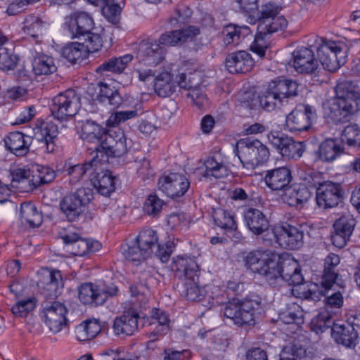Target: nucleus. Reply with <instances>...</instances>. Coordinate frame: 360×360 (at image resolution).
<instances>
[{"label":"nucleus","mask_w":360,"mask_h":360,"mask_svg":"<svg viewBox=\"0 0 360 360\" xmlns=\"http://www.w3.org/2000/svg\"><path fill=\"white\" fill-rule=\"evenodd\" d=\"M245 267L271 283L278 278L294 285V293L304 300H316L321 292L316 283H302L304 278L298 262L287 253L278 254L274 250L259 248L243 254Z\"/></svg>","instance_id":"nucleus-1"},{"label":"nucleus","mask_w":360,"mask_h":360,"mask_svg":"<svg viewBox=\"0 0 360 360\" xmlns=\"http://www.w3.org/2000/svg\"><path fill=\"white\" fill-rule=\"evenodd\" d=\"M77 130L82 140L95 144L94 150L97 153H104L108 156H120L127 150L129 142L120 128L106 131L96 122L86 120L78 123Z\"/></svg>","instance_id":"nucleus-2"},{"label":"nucleus","mask_w":360,"mask_h":360,"mask_svg":"<svg viewBox=\"0 0 360 360\" xmlns=\"http://www.w3.org/2000/svg\"><path fill=\"white\" fill-rule=\"evenodd\" d=\"M199 33L198 27L189 26L179 30L167 32L158 40L150 38L142 40L138 45L136 58L141 64L156 66L165 59V46H174L192 40Z\"/></svg>","instance_id":"nucleus-3"},{"label":"nucleus","mask_w":360,"mask_h":360,"mask_svg":"<svg viewBox=\"0 0 360 360\" xmlns=\"http://www.w3.org/2000/svg\"><path fill=\"white\" fill-rule=\"evenodd\" d=\"M193 68L188 67V63H184L176 70L174 65H169L160 71L153 78V89L155 94L162 98L169 97L176 90L190 89L193 77Z\"/></svg>","instance_id":"nucleus-4"},{"label":"nucleus","mask_w":360,"mask_h":360,"mask_svg":"<svg viewBox=\"0 0 360 360\" xmlns=\"http://www.w3.org/2000/svg\"><path fill=\"white\" fill-rule=\"evenodd\" d=\"M335 92V97L324 103V108L330 110L328 117L335 122H340L358 110L360 96L358 87L350 82L339 83Z\"/></svg>","instance_id":"nucleus-5"},{"label":"nucleus","mask_w":360,"mask_h":360,"mask_svg":"<svg viewBox=\"0 0 360 360\" xmlns=\"http://www.w3.org/2000/svg\"><path fill=\"white\" fill-rule=\"evenodd\" d=\"M158 240L155 231L144 229L134 239L129 240L122 245V255L126 260L137 266L152 255Z\"/></svg>","instance_id":"nucleus-6"},{"label":"nucleus","mask_w":360,"mask_h":360,"mask_svg":"<svg viewBox=\"0 0 360 360\" xmlns=\"http://www.w3.org/2000/svg\"><path fill=\"white\" fill-rule=\"evenodd\" d=\"M235 151L243 167L248 170L264 165L269 158V149L257 139H240Z\"/></svg>","instance_id":"nucleus-7"},{"label":"nucleus","mask_w":360,"mask_h":360,"mask_svg":"<svg viewBox=\"0 0 360 360\" xmlns=\"http://www.w3.org/2000/svg\"><path fill=\"white\" fill-rule=\"evenodd\" d=\"M261 311V303L258 300L233 299L226 304L224 314L236 325H252Z\"/></svg>","instance_id":"nucleus-8"},{"label":"nucleus","mask_w":360,"mask_h":360,"mask_svg":"<svg viewBox=\"0 0 360 360\" xmlns=\"http://www.w3.org/2000/svg\"><path fill=\"white\" fill-rule=\"evenodd\" d=\"M317 56L325 70L335 72L346 63L347 53L343 44L335 41H323L317 49Z\"/></svg>","instance_id":"nucleus-9"},{"label":"nucleus","mask_w":360,"mask_h":360,"mask_svg":"<svg viewBox=\"0 0 360 360\" xmlns=\"http://www.w3.org/2000/svg\"><path fill=\"white\" fill-rule=\"evenodd\" d=\"M94 198L93 191L88 188L77 189L65 195L60 202L61 212L68 221H75Z\"/></svg>","instance_id":"nucleus-10"},{"label":"nucleus","mask_w":360,"mask_h":360,"mask_svg":"<svg viewBox=\"0 0 360 360\" xmlns=\"http://www.w3.org/2000/svg\"><path fill=\"white\" fill-rule=\"evenodd\" d=\"M59 237L68 245V251L77 257H84L90 253L96 252L102 246L98 240L79 238L75 232V228L70 224L59 232Z\"/></svg>","instance_id":"nucleus-11"},{"label":"nucleus","mask_w":360,"mask_h":360,"mask_svg":"<svg viewBox=\"0 0 360 360\" xmlns=\"http://www.w3.org/2000/svg\"><path fill=\"white\" fill-rule=\"evenodd\" d=\"M317 119L316 108L308 104H299L285 119V127L291 132L307 131Z\"/></svg>","instance_id":"nucleus-12"},{"label":"nucleus","mask_w":360,"mask_h":360,"mask_svg":"<svg viewBox=\"0 0 360 360\" xmlns=\"http://www.w3.org/2000/svg\"><path fill=\"white\" fill-rule=\"evenodd\" d=\"M80 108V98L72 89L61 93L53 99L51 113L58 120L75 116Z\"/></svg>","instance_id":"nucleus-13"},{"label":"nucleus","mask_w":360,"mask_h":360,"mask_svg":"<svg viewBox=\"0 0 360 360\" xmlns=\"http://www.w3.org/2000/svg\"><path fill=\"white\" fill-rule=\"evenodd\" d=\"M118 288L112 285L108 288L92 283L82 284L78 288V297L84 304L102 305L110 296L117 295Z\"/></svg>","instance_id":"nucleus-14"},{"label":"nucleus","mask_w":360,"mask_h":360,"mask_svg":"<svg viewBox=\"0 0 360 360\" xmlns=\"http://www.w3.org/2000/svg\"><path fill=\"white\" fill-rule=\"evenodd\" d=\"M271 233L276 243L281 248L295 250L303 244V231L297 227L287 223L275 225Z\"/></svg>","instance_id":"nucleus-15"},{"label":"nucleus","mask_w":360,"mask_h":360,"mask_svg":"<svg viewBox=\"0 0 360 360\" xmlns=\"http://www.w3.org/2000/svg\"><path fill=\"white\" fill-rule=\"evenodd\" d=\"M68 309L60 302H48L43 304L41 316L50 331L57 333L68 324Z\"/></svg>","instance_id":"nucleus-16"},{"label":"nucleus","mask_w":360,"mask_h":360,"mask_svg":"<svg viewBox=\"0 0 360 360\" xmlns=\"http://www.w3.org/2000/svg\"><path fill=\"white\" fill-rule=\"evenodd\" d=\"M342 197L340 184L331 181L319 183L316 191V200L319 207L327 209L336 207Z\"/></svg>","instance_id":"nucleus-17"},{"label":"nucleus","mask_w":360,"mask_h":360,"mask_svg":"<svg viewBox=\"0 0 360 360\" xmlns=\"http://www.w3.org/2000/svg\"><path fill=\"white\" fill-rule=\"evenodd\" d=\"M267 138L269 142L283 157L296 160L302 155L304 150L302 142L295 141L291 138L284 136L278 132H271L268 134Z\"/></svg>","instance_id":"nucleus-18"},{"label":"nucleus","mask_w":360,"mask_h":360,"mask_svg":"<svg viewBox=\"0 0 360 360\" xmlns=\"http://www.w3.org/2000/svg\"><path fill=\"white\" fill-rule=\"evenodd\" d=\"M158 186L160 191L171 198L183 196L190 186L188 179L178 173H170L159 179Z\"/></svg>","instance_id":"nucleus-19"},{"label":"nucleus","mask_w":360,"mask_h":360,"mask_svg":"<svg viewBox=\"0 0 360 360\" xmlns=\"http://www.w3.org/2000/svg\"><path fill=\"white\" fill-rule=\"evenodd\" d=\"M32 131L34 138L44 143L48 153L54 151L55 142L58 134L57 125L52 122L39 119L34 123Z\"/></svg>","instance_id":"nucleus-20"},{"label":"nucleus","mask_w":360,"mask_h":360,"mask_svg":"<svg viewBox=\"0 0 360 360\" xmlns=\"http://www.w3.org/2000/svg\"><path fill=\"white\" fill-rule=\"evenodd\" d=\"M356 226V220L352 216H342L333 225L331 240L334 246L343 248L349 240Z\"/></svg>","instance_id":"nucleus-21"},{"label":"nucleus","mask_w":360,"mask_h":360,"mask_svg":"<svg viewBox=\"0 0 360 360\" xmlns=\"http://www.w3.org/2000/svg\"><path fill=\"white\" fill-rule=\"evenodd\" d=\"M65 25L72 38L80 39L81 35L91 31L94 22L92 17L88 13L77 11L65 18Z\"/></svg>","instance_id":"nucleus-22"},{"label":"nucleus","mask_w":360,"mask_h":360,"mask_svg":"<svg viewBox=\"0 0 360 360\" xmlns=\"http://www.w3.org/2000/svg\"><path fill=\"white\" fill-rule=\"evenodd\" d=\"M139 319V313L134 309L124 311L113 321L112 328L114 335L116 336L133 335L138 330Z\"/></svg>","instance_id":"nucleus-23"},{"label":"nucleus","mask_w":360,"mask_h":360,"mask_svg":"<svg viewBox=\"0 0 360 360\" xmlns=\"http://www.w3.org/2000/svg\"><path fill=\"white\" fill-rule=\"evenodd\" d=\"M11 186L20 192H30L36 188L32 165L17 167L11 172Z\"/></svg>","instance_id":"nucleus-24"},{"label":"nucleus","mask_w":360,"mask_h":360,"mask_svg":"<svg viewBox=\"0 0 360 360\" xmlns=\"http://www.w3.org/2000/svg\"><path fill=\"white\" fill-rule=\"evenodd\" d=\"M254 64L252 56L245 51L229 53L225 60L226 70L232 74L246 73L251 70Z\"/></svg>","instance_id":"nucleus-25"},{"label":"nucleus","mask_w":360,"mask_h":360,"mask_svg":"<svg viewBox=\"0 0 360 360\" xmlns=\"http://www.w3.org/2000/svg\"><path fill=\"white\" fill-rule=\"evenodd\" d=\"M99 160L96 158L84 164H72L70 160L64 163L63 171L69 176L70 184H75L82 180L86 175L91 174L98 169Z\"/></svg>","instance_id":"nucleus-26"},{"label":"nucleus","mask_w":360,"mask_h":360,"mask_svg":"<svg viewBox=\"0 0 360 360\" xmlns=\"http://www.w3.org/2000/svg\"><path fill=\"white\" fill-rule=\"evenodd\" d=\"M293 67L297 72L311 73L317 69L319 65L311 49L302 47L293 53Z\"/></svg>","instance_id":"nucleus-27"},{"label":"nucleus","mask_w":360,"mask_h":360,"mask_svg":"<svg viewBox=\"0 0 360 360\" xmlns=\"http://www.w3.org/2000/svg\"><path fill=\"white\" fill-rule=\"evenodd\" d=\"M292 172L288 167L269 169L264 176V182L273 191H280L288 186L292 180Z\"/></svg>","instance_id":"nucleus-28"},{"label":"nucleus","mask_w":360,"mask_h":360,"mask_svg":"<svg viewBox=\"0 0 360 360\" xmlns=\"http://www.w3.org/2000/svg\"><path fill=\"white\" fill-rule=\"evenodd\" d=\"M90 180L98 192L104 196L110 195L120 184L118 176L108 170L98 173Z\"/></svg>","instance_id":"nucleus-29"},{"label":"nucleus","mask_w":360,"mask_h":360,"mask_svg":"<svg viewBox=\"0 0 360 360\" xmlns=\"http://www.w3.org/2000/svg\"><path fill=\"white\" fill-rule=\"evenodd\" d=\"M344 153V147L337 139H327L322 141L315 152L316 160L332 162Z\"/></svg>","instance_id":"nucleus-30"},{"label":"nucleus","mask_w":360,"mask_h":360,"mask_svg":"<svg viewBox=\"0 0 360 360\" xmlns=\"http://www.w3.org/2000/svg\"><path fill=\"white\" fill-rule=\"evenodd\" d=\"M122 84L118 81L101 82L98 84L99 92L96 96V100L103 105H110L116 106L121 102V97L118 93L117 89Z\"/></svg>","instance_id":"nucleus-31"},{"label":"nucleus","mask_w":360,"mask_h":360,"mask_svg":"<svg viewBox=\"0 0 360 360\" xmlns=\"http://www.w3.org/2000/svg\"><path fill=\"white\" fill-rule=\"evenodd\" d=\"M338 287L343 288V286L339 285L336 281L333 288L326 289L321 285L323 289H320L319 286V290L321 292L320 297L323 295L326 296L325 307L323 309H327L333 316L340 313L344 304V297L342 292L337 289ZM316 301H318V300Z\"/></svg>","instance_id":"nucleus-32"},{"label":"nucleus","mask_w":360,"mask_h":360,"mask_svg":"<svg viewBox=\"0 0 360 360\" xmlns=\"http://www.w3.org/2000/svg\"><path fill=\"white\" fill-rule=\"evenodd\" d=\"M331 335L335 342L347 348L354 347L357 342V333L350 326L333 323Z\"/></svg>","instance_id":"nucleus-33"},{"label":"nucleus","mask_w":360,"mask_h":360,"mask_svg":"<svg viewBox=\"0 0 360 360\" xmlns=\"http://www.w3.org/2000/svg\"><path fill=\"white\" fill-rule=\"evenodd\" d=\"M6 148L17 156L27 153L32 143L31 137L20 131H13L4 139Z\"/></svg>","instance_id":"nucleus-34"},{"label":"nucleus","mask_w":360,"mask_h":360,"mask_svg":"<svg viewBox=\"0 0 360 360\" xmlns=\"http://www.w3.org/2000/svg\"><path fill=\"white\" fill-rule=\"evenodd\" d=\"M311 198V192L304 184H295L288 188L283 200L290 206H302Z\"/></svg>","instance_id":"nucleus-35"},{"label":"nucleus","mask_w":360,"mask_h":360,"mask_svg":"<svg viewBox=\"0 0 360 360\" xmlns=\"http://www.w3.org/2000/svg\"><path fill=\"white\" fill-rule=\"evenodd\" d=\"M101 330V325L98 319H86L75 326V338L79 342L91 340L96 338Z\"/></svg>","instance_id":"nucleus-36"},{"label":"nucleus","mask_w":360,"mask_h":360,"mask_svg":"<svg viewBox=\"0 0 360 360\" xmlns=\"http://www.w3.org/2000/svg\"><path fill=\"white\" fill-rule=\"evenodd\" d=\"M244 220L246 226L255 234H261L268 229L269 221L259 210L248 209L244 213Z\"/></svg>","instance_id":"nucleus-37"},{"label":"nucleus","mask_w":360,"mask_h":360,"mask_svg":"<svg viewBox=\"0 0 360 360\" xmlns=\"http://www.w3.org/2000/svg\"><path fill=\"white\" fill-rule=\"evenodd\" d=\"M198 279V272L186 277L181 295L191 301H200L205 297V292H207V290H205V286L203 288L199 286Z\"/></svg>","instance_id":"nucleus-38"},{"label":"nucleus","mask_w":360,"mask_h":360,"mask_svg":"<svg viewBox=\"0 0 360 360\" xmlns=\"http://www.w3.org/2000/svg\"><path fill=\"white\" fill-rule=\"evenodd\" d=\"M340 257L338 255L330 253L324 260V272L321 285L326 289L333 288L338 274L335 272V268L340 264Z\"/></svg>","instance_id":"nucleus-39"},{"label":"nucleus","mask_w":360,"mask_h":360,"mask_svg":"<svg viewBox=\"0 0 360 360\" xmlns=\"http://www.w3.org/2000/svg\"><path fill=\"white\" fill-rule=\"evenodd\" d=\"M41 276V283L49 292V295L56 296L58 290L63 288L62 276L60 271L49 269H42L39 271Z\"/></svg>","instance_id":"nucleus-40"},{"label":"nucleus","mask_w":360,"mask_h":360,"mask_svg":"<svg viewBox=\"0 0 360 360\" xmlns=\"http://www.w3.org/2000/svg\"><path fill=\"white\" fill-rule=\"evenodd\" d=\"M19 217L22 224L30 227L39 226L42 222V216L35 205L31 202L21 203Z\"/></svg>","instance_id":"nucleus-41"},{"label":"nucleus","mask_w":360,"mask_h":360,"mask_svg":"<svg viewBox=\"0 0 360 360\" xmlns=\"http://www.w3.org/2000/svg\"><path fill=\"white\" fill-rule=\"evenodd\" d=\"M212 219L214 224L226 231H233L237 228L235 215L233 212L221 207L214 209Z\"/></svg>","instance_id":"nucleus-42"},{"label":"nucleus","mask_w":360,"mask_h":360,"mask_svg":"<svg viewBox=\"0 0 360 360\" xmlns=\"http://www.w3.org/2000/svg\"><path fill=\"white\" fill-rule=\"evenodd\" d=\"M32 66L36 75H47L56 70L53 58L43 53H37L34 56Z\"/></svg>","instance_id":"nucleus-43"},{"label":"nucleus","mask_w":360,"mask_h":360,"mask_svg":"<svg viewBox=\"0 0 360 360\" xmlns=\"http://www.w3.org/2000/svg\"><path fill=\"white\" fill-rule=\"evenodd\" d=\"M278 320L285 324H295L298 328L303 323V311L298 304H290L278 313Z\"/></svg>","instance_id":"nucleus-44"},{"label":"nucleus","mask_w":360,"mask_h":360,"mask_svg":"<svg viewBox=\"0 0 360 360\" xmlns=\"http://www.w3.org/2000/svg\"><path fill=\"white\" fill-rule=\"evenodd\" d=\"M131 54H125L118 58H113L105 61L97 69V72L103 71H109L115 73H120L124 70L129 63L132 60Z\"/></svg>","instance_id":"nucleus-45"},{"label":"nucleus","mask_w":360,"mask_h":360,"mask_svg":"<svg viewBox=\"0 0 360 360\" xmlns=\"http://www.w3.org/2000/svg\"><path fill=\"white\" fill-rule=\"evenodd\" d=\"M44 22L37 15H30L25 18L21 30L29 37L38 38L42 33Z\"/></svg>","instance_id":"nucleus-46"},{"label":"nucleus","mask_w":360,"mask_h":360,"mask_svg":"<svg viewBox=\"0 0 360 360\" xmlns=\"http://www.w3.org/2000/svg\"><path fill=\"white\" fill-rule=\"evenodd\" d=\"M63 56L70 63H75L88 57L85 48L79 41L68 43L63 49Z\"/></svg>","instance_id":"nucleus-47"},{"label":"nucleus","mask_w":360,"mask_h":360,"mask_svg":"<svg viewBox=\"0 0 360 360\" xmlns=\"http://www.w3.org/2000/svg\"><path fill=\"white\" fill-rule=\"evenodd\" d=\"M172 269L174 271L184 272L185 278L198 271V266L195 261L187 255L175 257L172 264Z\"/></svg>","instance_id":"nucleus-48"},{"label":"nucleus","mask_w":360,"mask_h":360,"mask_svg":"<svg viewBox=\"0 0 360 360\" xmlns=\"http://www.w3.org/2000/svg\"><path fill=\"white\" fill-rule=\"evenodd\" d=\"M333 316L329 311L321 309L311 321L310 327L311 330L316 334L323 333L332 323H335Z\"/></svg>","instance_id":"nucleus-49"},{"label":"nucleus","mask_w":360,"mask_h":360,"mask_svg":"<svg viewBox=\"0 0 360 360\" xmlns=\"http://www.w3.org/2000/svg\"><path fill=\"white\" fill-rule=\"evenodd\" d=\"M288 26V21L283 15H276L270 19L259 22L258 30L259 32L265 31L269 34L278 31L284 30Z\"/></svg>","instance_id":"nucleus-50"},{"label":"nucleus","mask_w":360,"mask_h":360,"mask_svg":"<svg viewBox=\"0 0 360 360\" xmlns=\"http://www.w3.org/2000/svg\"><path fill=\"white\" fill-rule=\"evenodd\" d=\"M32 169L34 174L36 188L51 182L56 176L55 170L49 166L34 165Z\"/></svg>","instance_id":"nucleus-51"},{"label":"nucleus","mask_w":360,"mask_h":360,"mask_svg":"<svg viewBox=\"0 0 360 360\" xmlns=\"http://www.w3.org/2000/svg\"><path fill=\"white\" fill-rule=\"evenodd\" d=\"M250 29L248 26H236L229 24L224 27L222 34L223 40L226 45H229L238 40L241 35L246 36L249 34Z\"/></svg>","instance_id":"nucleus-52"},{"label":"nucleus","mask_w":360,"mask_h":360,"mask_svg":"<svg viewBox=\"0 0 360 360\" xmlns=\"http://www.w3.org/2000/svg\"><path fill=\"white\" fill-rule=\"evenodd\" d=\"M79 39L84 40L81 44L85 48L88 56L89 53L100 51L103 46V41L101 35L91 31L81 35Z\"/></svg>","instance_id":"nucleus-53"},{"label":"nucleus","mask_w":360,"mask_h":360,"mask_svg":"<svg viewBox=\"0 0 360 360\" xmlns=\"http://www.w3.org/2000/svg\"><path fill=\"white\" fill-rule=\"evenodd\" d=\"M259 101L261 107L266 111L275 110L282 103L278 94L270 89L269 84L266 90L259 96Z\"/></svg>","instance_id":"nucleus-54"},{"label":"nucleus","mask_w":360,"mask_h":360,"mask_svg":"<svg viewBox=\"0 0 360 360\" xmlns=\"http://www.w3.org/2000/svg\"><path fill=\"white\" fill-rule=\"evenodd\" d=\"M37 300L34 296L18 301L11 308L12 313L16 316L25 317L34 310Z\"/></svg>","instance_id":"nucleus-55"},{"label":"nucleus","mask_w":360,"mask_h":360,"mask_svg":"<svg viewBox=\"0 0 360 360\" xmlns=\"http://www.w3.org/2000/svg\"><path fill=\"white\" fill-rule=\"evenodd\" d=\"M340 143L349 146H359L360 141V129L356 124H350L345 127L340 134Z\"/></svg>","instance_id":"nucleus-56"},{"label":"nucleus","mask_w":360,"mask_h":360,"mask_svg":"<svg viewBox=\"0 0 360 360\" xmlns=\"http://www.w3.org/2000/svg\"><path fill=\"white\" fill-rule=\"evenodd\" d=\"M205 167V176L214 178H222L227 175L226 167L218 162L214 158L209 157L204 162Z\"/></svg>","instance_id":"nucleus-57"},{"label":"nucleus","mask_w":360,"mask_h":360,"mask_svg":"<svg viewBox=\"0 0 360 360\" xmlns=\"http://www.w3.org/2000/svg\"><path fill=\"white\" fill-rule=\"evenodd\" d=\"M164 205V201L157 195L150 194L145 200L143 205L144 213L149 216L155 217L162 210Z\"/></svg>","instance_id":"nucleus-58"},{"label":"nucleus","mask_w":360,"mask_h":360,"mask_svg":"<svg viewBox=\"0 0 360 360\" xmlns=\"http://www.w3.org/2000/svg\"><path fill=\"white\" fill-rule=\"evenodd\" d=\"M269 46V34L265 31L259 32L257 29L255 40L250 46L252 51L257 53L259 56L263 57Z\"/></svg>","instance_id":"nucleus-59"},{"label":"nucleus","mask_w":360,"mask_h":360,"mask_svg":"<svg viewBox=\"0 0 360 360\" xmlns=\"http://www.w3.org/2000/svg\"><path fill=\"white\" fill-rule=\"evenodd\" d=\"M18 57L12 50L6 47H0V69L2 70H13L18 62Z\"/></svg>","instance_id":"nucleus-60"},{"label":"nucleus","mask_w":360,"mask_h":360,"mask_svg":"<svg viewBox=\"0 0 360 360\" xmlns=\"http://www.w3.org/2000/svg\"><path fill=\"white\" fill-rule=\"evenodd\" d=\"M136 115L137 111L136 110L115 112L109 117L107 120V124L109 126L117 125L135 117Z\"/></svg>","instance_id":"nucleus-61"},{"label":"nucleus","mask_w":360,"mask_h":360,"mask_svg":"<svg viewBox=\"0 0 360 360\" xmlns=\"http://www.w3.org/2000/svg\"><path fill=\"white\" fill-rule=\"evenodd\" d=\"M205 290L207 292H205V297L210 298L213 300H216L217 304L223 302V297L226 295V290L221 288L219 285L212 283L205 286Z\"/></svg>","instance_id":"nucleus-62"},{"label":"nucleus","mask_w":360,"mask_h":360,"mask_svg":"<svg viewBox=\"0 0 360 360\" xmlns=\"http://www.w3.org/2000/svg\"><path fill=\"white\" fill-rule=\"evenodd\" d=\"M281 7L275 3L269 2L262 6L259 19L261 21L270 19L278 15Z\"/></svg>","instance_id":"nucleus-63"},{"label":"nucleus","mask_w":360,"mask_h":360,"mask_svg":"<svg viewBox=\"0 0 360 360\" xmlns=\"http://www.w3.org/2000/svg\"><path fill=\"white\" fill-rule=\"evenodd\" d=\"M174 248V243L172 241H168L165 243H158L155 255L159 257L162 262H166L168 261Z\"/></svg>","instance_id":"nucleus-64"}]
</instances>
